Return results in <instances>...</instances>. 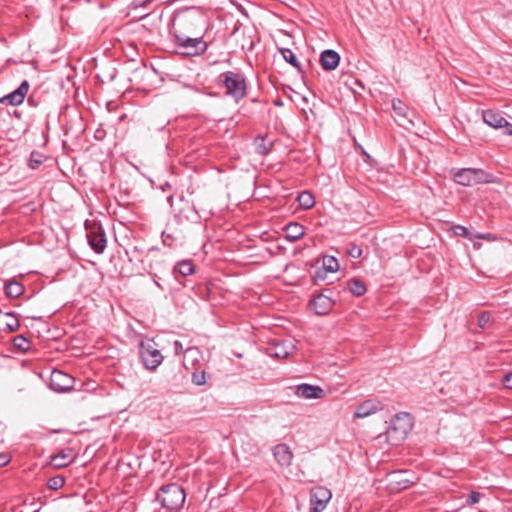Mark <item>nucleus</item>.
I'll list each match as a JSON object with an SVG mask.
<instances>
[{
	"label": "nucleus",
	"instance_id": "nucleus-9",
	"mask_svg": "<svg viewBox=\"0 0 512 512\" xmlns=\"http://www.w3.org/2000/svg\"><path fill=\"white\" fill-rule=\"evenodd\" d=\"M483 121L495 129H503V133L512 136V123L508 122L500 113L493 110H485L482 114Z\"/></svg>",
	"mask_w": 512,
	"mask_h": 512
},
{
	"label": "nucleus",
	"instance_id": "nucleus-42",
	"mask_svg": "<svg viewBox=\"0 0 512 512\" xmlns=\"http://www.w3.org/2000/svg\"><path fill=\"white\" fill-rule=\"evenodd\" d=\"M173 348L175 355H179L184 351L182 343L178 340L174 341Z\"/></svg>",
	"mask_w": 512,
	"mask_h": 512
},
{
	"label": "nucleus",
	"instance_id": "nucleus-31",
	"mask_svg": "<svg viewBox=\"0 0 512 512\" xmlns=\"http://www.w3.org/2000/svg\"><path fill=\"white\" fill-rule=\"evenodd\" d=\"M64 483H65V478L61 475H57V476L51 477L47 481V487L51 490H58L63 487Z\"/></svg>",
	"mask_w": 512,
	"mask_h": 512
},
{
	"label": "nucleus",
	"instance_id": "nucleus-18",
	"mask_svg": "<svg viewBox=\"0 0 512 512\" xmlns=\"http://www.w3.org/2000/svg\"><path fill=\"white\" fill-rule=\"evenodd\" d=\"M202 18L199 15L198 11L194 8L186 9L184 11H180L175 16V21L179 26L185 27L188 24L196 25L201 22Z\"/></svg>",
	"mask_w": 512,
	"mask_h": 512
},
{
	"label": "nucleus",
	"instance_id": "nucleus-30",
	"mask_svg": "<svg viewBox=\"0 0 512 512\" xmlns=\"http://www.w3.org/2000/svg\"><path fill=\"white\" fill-rule=\"evenodd\" d=\"M13 344L15 348L19 349L22 352H25L30 349L31 342L29 339L24 337L23 335H18L13 339Z\"/></svg>",
	"mask_w": 512,
	"mask_h": 512
},
{
	"label": "nucleus",
	"instance_id": "nucleus-46",
	"mask_svg": "<svg viewBox=\"0 0 512 512\" xmlns=\"http://www.w3.org/2000/svg\"><path fill=\"white\" fill-rule=\"evenodd\" d=\"M151 265H155L157 267V270L162 265L161 256L158 254V251L156 252V260H151Z\"/></svg>",
	"mask_w": 512,
	"mask_h": 512
},
{
	"label": "nucleus",
	"instance_id": "nucleus-13",
	"mask_svg": "<svg viewBox=\"0 0 512 512\" xmlns=\"http://www.w3.org/2000/svg\"><path fill=\"white\" fill-rule=\"evenodd\" d=\"M28 90L29 82L24 80L16 90L2 97L0 102L6 105H19L23 102Z\"/></svg>",
	"mask_w": 512,
	"mask_h": 512
},
{
	"label": "nucleus",
	"instance_id": "nucleus-41",
	"mask_svg": "<svg viewBox=\"0 0 512 512\" xmlns=\"http://www.w3.org/2000/svg\"><path fill=\"white\" fill-rule=\"evenodd\" d=\"M479 499H480V493L476 492V491H472L469 495L467 502L469 504H475L479 501Z\"/></svg>",
	"mask_w": 512,
	"mask_h": 512
},
{
	"label": "nucleus",
	"instance_id": "nucleus-44",
	"mask_svg": "<svg viewBox=\"0 0 512 512\" xmlns=\"http://www.w3.org/2000/svg\"><path fill=\"white\" fill-rule=\"evenodd\" d=\"M10 462V456L6 453H0V467L7 465Z\"/></svg>",
	"mask_w": 512,
	"mask_h": 512
},
{
	"label": "nucleus",
	"instance_id": "nucleus-47",
	"mask_svg": "<svg viewBox=\"0 0 512 512\" xmlns=\"http://www.w3.org/2000/svg\"><path fill=\"white\" fill-rule=\"evenodd\" d=\"M30 364H31V361H30V360H22V361H21V366H22L23 368H27V367H29V366H30Z\"/></svg>",
	"mask_w": 512,
	"mask_h": 512
},
{
	"label": "nucleus",
	"instance_id": "nucleus-39",
	"mask_svg": "<svg viewBox=\"0 0 512 512\" xmlns=\"http://www.w3.org/2000/svg\"><path fill=\"white\" fill-rule=\"evenodd\" d=\"M362 254V249L357 245H352L349 249V255L353 258H359Z\"/></svg>",
	"mask_w": 512,
	"mask_h": 512
},
{
	"label": "nucleus",
	"instance_id": "nucleus-12",
	"mask_svg": "<svg viewBox=\"0 0 512 512\" xmlns=\"http://www.w3.org/2000/svg\"><path fill=\"white\" fill-rule=\"evenodd\" d=\"M335 301L329 296L318 294L309 301V308L316 315H327L333 308Z\"/></svg>",
	"mask_w": 512,
	"mask_h": 512
},
{
	"label": "nucleus",
	"instance_id": "nucleus-33",
	"mask_svg": "<svg viewBox=\"0 0 512 512\" xmlns=\"http://www.w3.org/2000/svg\"><path fill=\"white\" fill-rule=\"evenodd\" d=\"M491 320V314L488 311H483L478 316V326L482 329L486 328Z\"/></svg>",
	"mask_w": 512,
	"mask_h": 512
},
{
	"label": "nucleus",
	"instance_id": "nucleus-51",
	"mask_svg": "<svg viewBox=\"0 0 512 512\" xmlns=\"http://www.w3.org/2000/svg\"><path fill=\"white\" fill-rule=\"evenodd\" d=\"M27 164L29 167H32V153L30 154L29 158L27 159Z\"/></svg>",
	"mask_w": 512,
	"mask_h": 512
},
{
	"label": "nucleus",
	"instance_id": "nucleus-36",
	"mask_svg": "<svg viewBox=\"0 0 512 512\" xmlns=\"http://www.w3.org/2000/svg\"><path fill=\"white\" fill-rule=\"evenodd\" d=\"M4 317L8 319L6 325L10 330H14L18 326V320L11 313H6Z\"/></svg>",
	"mask_w": 512,
	"mask_h": 512
},
{
	"label": "nucleus",
	"instance_id": "nucleus-52",
	"mask_svg": "<svg viewBox=\"0 0 512 512\" xmlns=\"http://www.w3.org/2000/svg\"><path fill=\"white\" fill-rule=\"evenodd\" d=\"M152 279H153V282L155 283V285H157L158 287H160V284L158 283V280H156V275L155 276H151Z\"/></svg>",
	"mask_w": 512,
	"mask_h": 512
},
{
	"label": "nucleus",
	"instance_id": "nucleus-19",
	"mask_svg": "<svg viewBox=\"0 0 512 512\" xmlns=\"http://www.w3.org/2000/svg\"><path fill=\"white\" fill-rule=\"evenodd\" d=\"M49 464L56 469L64 468L70 465L73 460V454L71 449H64L57 454H53L49 457Z\"/></svg>",
	"mask_w": 512,
	"mask_h": 512
},
{
	"label": "nucleus",
	"instance_id": "nucleus-11",
	"mask_svg": "<svg viewBox=\"0 0 512 512\" xmlns=\"http://www.w3.org/2000/svg\"><path fill=\"white\" fill-rule=\"evenodd\" d=\"M406 475L407 471H393L387 475V486L392 493L405 490L414 484V480Z\"/></svg>",
	"mask_w": 512,
	"mask_h": 512
},
{
	"label": "nucleus",
	"instance_id": "nucleus-1",
	"mask_svg": "<svg viewBox=\"0 0 512 512\" xmlns=\"http://www.w3.org/2000/svg\"><path fill=\"white\" fill-rule=\"evenodd\" d=\"M185 500L184 489L176 483L163 485L156 494V501L168 511L178 512L183 507Z\"/></svg>",
	"mask_w": 512,
	"mask_h": 512
},
{
	"label": "nucleus",
	"instance_id": "nucleus-17",
	"mask_svg": "<svg viewBox=\"0 0 512 512\" xmlns=\"http://www.w3.org/2000/svg\"><path fill=\"white\" fill-rule=\"evenodd\" d=\"M319 62L323 70L331 71L339 65L340 55L335 50L327 49L321 52Z\"/></svg>",
	"mask_w": 512,
	"mask_h": 512
},
{
	"label": "nucleus",
	"instance_id": "nucleus-34",
	"mask_svg": "<svg viewBox=\"0 0 512 512\" xmlns=\"http://www.w3.org/2000/svg\"><path fill=\"white\" fill-rule=\"evenodd\" d=\"M192 382L198 386L205 384V382H206L205 371L194 372L192 374Z\"/></svg>",
	"mask_w": 512,
	"mask_h": 512
},
{
	"label": "nucleus",
	"instance_id": "nucleus-38",
	"mask_svg": "<svg viewBox=\"0 0 512 512\" xmlns=\"http://www.w3.org/2000/svg\"><path fill=\"white\" fill-rule=\"evenodd\" d=\"M190 213L186 216V218L192 222H199L200 221V215L198 214L195 207H190Z\"/></svg>",
	"mask_w": 512,
	"mask_h": 512
},
{
	"label": "nucleus",
	"instance_id": "nucleus-43",
	"mask_svg": "<svg viewBox=\"0 0 512 512\" xmlns=\"http://www.w3.org/2000/svg\"><path fill=\"white\" fill-rule=\"evenodd\" d=\"M162 240L164 245L168 247H171L173 244V238L170 235L166 234L165 232L162 233Z\"/></svg>",
	"mask_w": 512,
	"mask_h": 512
},
{
	"label": "nucleus",
	"instance_id": "nucleus-3",
	"mask_svg": "<svg viewBox=\"0 0 512 512\" xmlns=\"http://www.w3.org/2000/svg\"><path fill=\"white\" fill-rule=\"evenodd\" d=\"M453 180L462 186L496 182V177L480 168H460L452 171Z\"/></svg>",
	"mask_w": 512,
	"mask_h": 512
},
{
	"label": "nucleus",
	"instance_id": "nucleus-22",
	"mask_svg": "<svg viewBox=\"0 0 512 512\" xmlns=\"http://www.w3.org/2000/svg\"><path fill=\"white\" fill-rule=\"evenodd\" d=\"M273 145L274 141L269 140L267 136L258 135L254 139L255 152L262 156L269 154L273 148Z\"/></svg>",
	"mask_w": 512,
	"mask_h": 512
},
{
	"label": "nucleus",
	"instance_id": "nucleus-27",
	"mask_svg": "<svg viewBox=\"0 0 512 512\" xmlns=\"http://www.w3.org/2000/svg\"><path fill=\"white\" fill-rule=\"evenodd\" d=\"M280 53L284 60L295 67L299 72H302L301 64L298 61L295 53L289 48H281Z\"/></svg>",
	"mask_w": 512,
	"mask_h": 512
},
{
	"label": "nucleus",
	"instance_id": "nucleus-28",
	"mask_svg": "<svg viewBox=\"0 0 512 512\" xmlns=\"http://www.w3.org/2000/svg\"><path fill=\"white\" fill-rule=\"evenodd\" d=\"M24 288L21 283L11 281L5 285V293L8 297L17 298L22 295Z\"/></svg>",
	"mask_w": 512,
	"mask_h": 512
},
{
	"label": "nucleus",
	"instance_id": "nucleus-55",
	"mask_svg": "<svg viewBox=\"0 0 512 512\" xmlns=\"http://www.w3.org/2000/svg\"><path fill=\"white\" fill-rule=\"evenodd\" d=\"M34 512H39V509H35Z\"/></svg>",
	"mask_w": 512,
	"mask_h": 512
},
{
	"label": "nucleus",
	"instance_id": "nucleus-26",
	"mask_svg": "<svg viewBox=\"0 0 512 512\" xmlns=\"http://www.w3.org/2000/svg\"><path fill=\"white\" fill-rule=\"evenodd\" d=\"M178 272L182 276H189L195 272V265L190 260L179 261L174 267V273Z\"/></svg>",
	"mask_w": 512,
	"mask_h": 512
},
{
	"label": "nucleus",
	"instance_id": "nucleus-5",
	"mask_svg": "<svg viewBox=\"0 0 512 512\" xmlns=\"http://www.w3.org/2000/svg\"><path fill=\"white\" fill-rule=\"evenodd\" d=\"M226 95L239 102L247 95V82L244 74L235 71H226L221 74Z\"/></svg>",
	"mask_w": 512,
	"mask_h": 512
},
{
	"label": "nucleus",
	"instance_id": "nucleus-8",
	"mask_svg": "<svg viewBox=\"0 0 512 512\" xmlns=\"http://www.w3.org/2000/svg\"><path fill=\"white\" fill-rule=\"evenodd\" d=\"M176 44L183 49L182 53L189 56L200 55L207 49V44L200 37H188L174 33Z\"/></svg>",
	"mask_w": 512,
	"mask_h": 512
},
{
	"label": "nucleus",
	"instance_id": "nucleus-49",
	"mask_svg": "<svg viewBox=\"0 0 512 512\" xmlns=\"http://www.w3.org/2000/svg\"><path fill=\"white\" fill-rule=\"evenodd\" d=\"M33 320H34V322H36L38 324L44 325V321L42 320L41 317L37 318V317L34 316Z\"/></svg>",
	"mask_w": 512,
	"mask_h": 512
},
{
	"label": "nucleus",
	"instance_id": "nucleus-35",
	"mask_svg": "<svg viewBox=\"0 0 512 512\" xmlns=\"http://www.w3.org/2000/svg\"><path fill=\"white\" fill-rule=\"evenodd\" d=\"M454 231H455L456 235L471 239V233H470L469 229L465 226L457 225L454 227Z\"/></svg>",
	"mask_w": 512,
	"mask_h": 512
},
{
	"label": "nucleus",
	"instance_id": "nucleus-10",
	"mask_svg": "<svg viewBox=\"0 0 512 512\" xmlns=\"http://www.w3.org/2000/svg\"><path fill=\"white\" fill-rule=\"evenodd\" d=\"M331 496L330 490L325 487L317 486L313 488L310 493V512H322L330 501Z\"/></svg>",
	"mask_w": 512,
	"mask_h": 512
},
{
	"label": "nucleus",
	"instance_id": "nucleus-37",
	"mask_svg": "<svg viewBox=\"0 0 512 512\" xmlns=\"http://www.w3.org/2000/svg\"><path fill=\"white\" fill-rule=\"evenodd\" d=\"M45 161L53 162V159L45 157L43 155H37L34 152V169L37 168L40 164L44 163Z\"/></svg>",
	"mask_w": 512,
	"mask_h": 512
},
{
	"label": "nucleus",
	"instance_id": "nucleus-29",
	"mask_svg": "<svg viewBox=\"0 0 512 512\" xmlns=\"http://www.w3.org/2000/svg\"><path fill=\"white\" fill-rule=\"evenodd\" d=\"M298 202L301 207L305 209H310L315 204V199L313 195L308 191H303L298 196Z\"/></svg>",
	"mask_w": 512,
	"mask_h": 512
},
{
	"label": "nucleus",
	"instance_id": "nucleus-25",
	"mask_svg": "<svg viewBox=\"0 0 512 512\" xmlns=\"http://www.w3.org/2000/svg\"><path fill=\"white\" fill-rule=\"evenodd\" d=\"M293 349L294 346L292 344L277 343L269 348V354L276 358H286Z\"/></svg>",
	"mask_w": 512,
	"mask_h": 512
},
{
	"label": "nucleus",
	"instance_id": "nucleus-7",
	"mask_svg": "<svg viewBox=\"0 0 512 512\" xmlns=\"http://www.w3.org/2000/svg\"><path fill=\"white\" fill-rule=\"evenodd\" d=\"M87 229V240L91 249L97 253L102 254L107 245V238L104 228L99 223L88 225L85 223Z\"/></svg>",
	"mask_w": 512,
	"mask_h": 512
},
{
	"label": "nucleus",
	"instance_id": "nucleus-14",
	"mask_svg": "<svg viewBox=\"0 0 512 512\" xmlns=\"http://www.w3.org/2000/svg\"><path fill=\"white\" fill-rule=\"evenodd\" d=\"M295 394L304 399H320L324 397L325 392L319 386L303 383L296 386Z\"/></svg>",
	"mask_w": 512,
	"mask_h": 512
},
{
	"label": "nucleus",
	"instance_id": "nucleus-50",
	"mask_svg": "<svg viewBox=\"0 0 512 512\" xmlns=\"http://www.w3.org/2000/svg\"><path fill=\"white\" fill-rule=\"evenodd\" d=\"M477 237H478V238H481V239H489V238H490V235H489V234H487V235H485V234H479Z\"/></svg>",
	"mask_w": 512,
	"mask_h": 512
},
{
	"label": "nucleus",
	"instance_id": "nucleus-4",
	"mask_svg": "<svg viewBox=\"0 0 512 512\" xmlns=\"http://www.w3.org/2000/svg\"><path fill=\"white\" fill-rule=\"evenodd\" d=\"M412 428L411 417L408 413H399L390 421L386 430V438L389 444L399 445Z\"/></svg>",
	"mask_w": 512,
	"mask_h": 512
},
{
	"label": "nucleus",
	"instance_id": "nucleus-23",
	"mask_svg": "<svg viewBox=\"0 0 512 512\" xmlns=\"http://www.w3.org/2000/svg\"><path fill=\"white\" fill-rule=\"evenodd\" d=\"M157 248H150L146 254L138 261L142 265V269L150 276H155L154 270H157L155 265H151V260H156Z\"/></svg>",
	"mask_w": 512,
	"mask_h": 512
},
{
	"label": "nucleus",
	"instance_id": "nucleus-6",
	"mask_svg": "<svg viewBox=\"0 0 512 512\" xmlns=\"http://www.w3.org/2000/svg\"><path fill=\"white\" fill-rule=\"evenodd\" d=\"M139 357L143 366L150 371L156 370L164 359L156 343L151 339L142 340L139 343Z\"/></svg>",
	"mask_w": 512,
	"mask_h": 512
},
{
	"label": "nucleus",
	"instance_id": "nucleus-40",
	"mask_svg": "<svg viewBox=\"0 0 512 512\" xmlns=\"http://www.w3.org/2000/svg\"><path fill=\"white\" fill-rule=\"evenodd\" d=\"M502 383L506 388L512 389V372L504 375Z\"/></svg>",
	"mask_w": 512,
	"mask_h": 512
},
{
	"label": "nucleus",
	"instance_id": "nucleus-16",
	"mask_svg": "<svg viewBox=\"0 0 512 512\" xmlns=\"http://www.w3.org/2000/svg\"><path fill=\"white\" fill-rule=\"evenodd\" d=\"M272 451L273 456L279 465L287 467L292 463L293 453L287 444H277L273 447Z\"/></svg>",
	"mask_w": 512,
	"mask_h": 512
},
{
	"label": "nucleus",
	"instance_id": "nucleus-2",
	"mask_svg": "<svg viewBox=\"0 0 512 512\" xmlns=\"http://www.w3.org/2000/svg\"><path fill=\"white\" fill-rule=\"evenodd\" d=\"M37 375L51 390L57 393H65L73 390L74 388V377L63 371L57 369H45L37 373Z\"/></svg>",
	"mask_w": 512,
	"mask_h": 512
},
{
	"label": "nucleus",
	"instance_id": "nucleus-53",
	"mask_svg": "<svg viewBox=\"0 0 512 512\" xmlns=\"http://www.w3.org/2000/svg\"><path fill=\"white\" fill-rule=\"evenodd\" d=\"M37 336L38 337H42V333H41V331L39 329H37Z\"/></svg>",
	"mask_w": 512,
	"mask_h": 512
},
{
	"label": "nucleus",
	"instance_id": "nucleus-24",
	"mask_svg": "<svg viewBox=\"0 0 512 512\" xmlns=\"http://www.w3.org/2000/svg\"><path fill=\"white\" fill-rule=\"evenodd\" d=\"M343 289L349 291L353 296L356 297L364 295L367 290L364 282L356 278L347 280L344 283Z\"/></svg>",
	"mask_w": 512,
	"mask_h": 512
},
{
	"label": "nucleus",
	"instance_id": "nucleus-21",
	"mask_svg": "<svg viewBox=\"0 0 512 512\" xmlns=\"http://www.w3.org/2000/svg\"><path fill=\"white\" fill-rule=\"evenodd\" d=\"M339 269V263L333 256L323 258V266L315 272V279H324L328 272L333 273Z\"/></svg>",
	"mask_w": 512,
	"mask_h": 512
},
{
	"label": "nucleus",
	"instance_id": "nucleus-15",
	"mask_svg": "<svg viewBox=\"0 0 512 512\" xmlns=\"http://www.w3.org/2000/svg\"><path fill=\"white\" fill-rule=\"evenodd\" d=\"M383 405L379 400L368 399L362 402L355 410V418H365L382 410Z\"/></svg>",
	"mask_w": 512,
	"mask_h": 512
},
{
	"label": "nucleus",
	"instance_id": "nucleus-20",
	"mask_svg": "<svg viewBox=\"0 0 512 512\" xmlns=\"http://www.w3.org/2000/svg\"><path fill=\"white\" fill-rule=\"evenodd\" d=\"M283 231L285 233V238L291 243L298 241L305 234L304 226L298 222L288 223L284 227Z\"/></svg>",
	"mask_w": 512,
	"mask_h": 512
},
{
	"label": "nucleus",
	"instance_id": "nucleus-54",
	"mask_svg": "<svg viewBox=\"0 0 512 512\" xmlns=\"http://www.w3.org/2000/svg\"><path fill=\"white\" fill-rule=\"evenodd\" d=\"M27 102H28V103H31V102H32V96H28V98H27Z\"/></svg>",
	"mask_w": 512,
	"mask_h": 512
},
{
	"label": "nucleus",
	"instance_id": "nucleus-48",
	"mask_svg": "<svg viewBox=\"0 0 512 512\" xmlns=\"http://www.w3.org/2000/svg\"><path fill=\"white\" fill-rule=\"evenodd\" d=\"M196 352H197V350H196V349L188 348V349L185 351V356L191 355V354L196 353Z\"/></svg>",
	"mask_w": 512,
	"mask_h": 512
},
{
	"label": "nucleus",
	"instance_id": "nucleus-32",
	"mask_svg": "<svg viewBox=\"0 0 512 512\" xmlns=\"http://www.w3.org/2000/svg\"><path fill=\"white\" fill-rule=\"evenodd\" d=\"M126 254L129 256L130 261H139L146 252L142 248L134 246L130 251H126Z\"/></svg>",
	"mask_w": 512,
	"mask_h": 512
},
{
	"label": "nucleus",
	"instance_id": "nucleus-45",
	"mask_svg": "<svg viewBox=\"0 0 512 512\" xmlns=\"http://www.w3.org/2000/svg\"><path fill=\"white\" fill-rule=\"evenodd\" d=\"M403 103L400 101V100H397V101H393V109L398 113V114H402L403 112Z\"/></svg>",
	"mask_w": 512,
	"mask_h": 512
}]
</instances>
